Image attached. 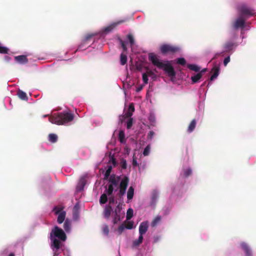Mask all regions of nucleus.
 <instances>
[{
	"label": "nucleus",
	"instance_id": "nucleus-52",
	"mask_svg": "<svg viewBox=\"0 0 256 256\" xmlns=\"http://www.w3.org/2000/svg\"><path fill=\"white\" fill-rule=\"evenodd\" d=\"M4 60L6 62H9L11 60V58L8 56H4Z\"/></svg>",
	"mask_w": 256,
	"mask_h": 256
},
{
	"label": "nucleus",
	"instance_id": "nucleus-8",
	"mask_svg": "<svg viewBox=\"0 0 256 256\" xmlns=\"http://www.w3.org/2000/svg\"><path fill=\"white\" fill-rule=\"evenodd\" d=\"M126 22L125 20H118L117 22H114L109 26L106 27L104 30L103 32L105 34H108L112 31L118 26L124 22Z\"/></svg>",
	"mask_w": 256,
	"mask_h": 256
},
{
	"label": "nucleus",
	"instance_id": "nucleus-43",
	"mask_svg": "<svg viewBox=\"0 0 256 256\" xmlns=\"http://www.w3.org/2000/svg\"><path fill=\"white\" fill-rule=\"evenodd\" d=\"M192 172V170L190 168H187L184 171V175L186 177H188L191 175Z\"/></svg>",
	"mask_w": 256,
	"mask_h": 256
},
{
	"label": "nucleus",
	"instance_id": "nucleus-50",
	"mask_svg": "<svg viewBox=\"0 0 256 256\" xmlns=\"http://www.w3.org/2000/svg\"><path fill=\"white\" fill-rule=\"evenodd\" d=\"M143 88H144L143 84L138 85L136 88V92H140L142 90Z\"/></svg>",
	"mask_w": 256,
	"mask_h": 256
},
{
	"label": "nucleus",
	"instance_id": "nucleus-46",
	"mask_svg": "<svg viewBox=\"0 0 256 256\" xmlns=\"http://www.w3.org/2000/svg\"><path fill=\"white\" fill-rule=\"evenodd\" d=\"M196 123V120H192L188 128H195Z\"/></svg>",
	"mask_w": 256,
	"mask_h": 256
},
{
	"label": "nucleus",
	"instance_id": "nucleus-47",
	"mask_svg": "<svg viewBox=\"0 0 256 256\" xmlns=\"http://www.w3.org/2000/svg\"><path fill=\"white\" fill-rule=\"evenodd\" d=\"M125 228H126V227H125L124 224H122L118 228V232L120 234H121L124 231V230Z\"/></svg>",
	"mask_w": 256,
	"mask_h": 256
},
{
	"label": "nucleus",
	"instance_id": "nucleus-51",
	"mask_svg": "<svg viewBox=\"0 0 256 256\" xmlns=\"http://www.w3.org/2000/svg\"><path fill=\"white\" fill-rule=\"evenodd\" d=\"M132 166H138L137 161L136 158L134 156L133 157V160H132Z\"/></svg>",
	"mask_w": 256,
	"mask_h": 256
},
{
	"label": "nucleus",
	"instance_id": "nucleus-59",
	"mask_svg": "<svg viewBox=\"0 0 256 256\" xmlns=\"http://www.w3.org/2000/svg\"><path fill=\"white\" fill-rule=\"evenodd\" d=\"M8 256H14V253H10Z\"/></svg>",
	"mask_w": 256,
	"mask_h": 256
},
{
	"label": "nucleus",
	"instance_id": "nucleus-31",
	"mask_svg": "<svg viewBox=\"0 0 256 256\" xmlns=\"http://www.w3.org/2000/svg\"><path fill=\"white\" fill-rule=\"evenodd\" d=\"M48 140L52 142H56L58 140V136L54 134H50L48 135Z\"/></svg>",
	"mask_w": 256,
	"mask_h": 256
},
{
	"label": "nucleus",
	"instance_id": "nucleus-1",
	"mask_svg": "<svg viewBox=\"0 0 256 256\" xmlns=\"http://www.w3.org/2000/svg\"><path fill=\"white\" fill-rule=\"evenodd\" d=\"M51 241L50 247L54 252V256H58V251L62 246V242L66 239V236L64 231L58 226H54L50 234Z\"/></svg>",
	"mask_w": 256,
	"mask_h": 256
},
{
	"label": "nucleus",
	"instance_id": "nucleus-22",
	"mask_svg": "<svg viewBox=\"0 0 256 256\" xmlns=\"http://www.w3.org/2000/svg\"><path fill=\"white\" fill-rule=\"evenodd\" d=\"M112 208L110 206H108L106 207L104 211V216L106 218H109L110 216Z\"/></svg>",
	"mask_w": 256,
	"mask_h": 256
},
{
	"label": "nucleus",
	"instance_id": "nucleus-49",
	"mask_svg": "<svg viewBox=\"0 0 256 256\" xmlns=\"http://www.w3.org/2000/svg\"><path fill=\"white\" fill-rule=\"evenodd\" d=\"M154 134V133L152 131H150L148 135V138L149 140H152Z\"/></svg>",
	"mask_w": 256,
	"mask_h": 256
},
{
	"label": "nucleus",
	"instance_id": "nucleus-34",
	"mask_svg": "<svg viewBox=\"0 0 256 256\" xmlns=\"http://www.w3.org/2000/svg\"><path fill=\"white\" fill-rule=\"evenodd\" d=\"M127 38L129 41L131 46H133L134 44V38L132 34H129L127 35Z\"/></svg>",
	"mask_w": 256,
	"mask_h": 256
},
{
	"label": "nucleus",
	"instance_id": "nucleus-14",
	"mask_svg": "<svg viewBox=\"0 0 256 256\" xmlns=\"http://www.w3.org/2000/svg\"><path fill=\"white\" fill-rule=\"evenodd\" d=\"M219 72L220 67L218 66H217L216 64H215L212 69V74L210 78V80L212 81L214 80L216 78L219 74Z\"/></svg>",
	"mask_w": 256,
	"mask_h": 256
},
{
	"label": "nucleus",
	"instance_id": "nucleus-33",
	"mask_svg": "<svg viewBox=\"0 0 256 256\" xmlns=\"http://www.w3.org/2000/svg\"><path fill=\"white\" fill-rule=\"evenodd\" d=\"M108 201L107 195L106 194H103L101 195L100 199V202L101 204H106Z\"/></svg>",
	"mask_w": 256,
	"mask_h": 256
},
{
	"label": "nucleus",
	"instance_id": "nucleus-36",
	"mask_svg": "<svg viewBox=\"0 0 256 256\" xmlns=\"http://www.w3.org/2000/svg\"><path fill=\"white\" fill-rule=\"evenodd\" d=\"M150 150V146L148 144L144 149L143 154L144 156H148L149 155Z\"/></svg>",
	"mask_w": 256,
	"mask_h": 256
},
{
	"label": "nucleus",
	"instance_id": "nucleus-9",
	"mask_svg": "<svg viewBox=\"0 0 256 256\" xmlns=\"http://www.w3.org/2000/svg\"><path fill=\"white\" fill-rule=\"evenodd\" d=\"M240 12L242 16H252L255 14L253 10L246 6H242L240 8Z\"/></svg>",
	"mask_w": 256,
	"mask_h": 256
},
{
	"label": "nucleus",
	"instance_id": "nucleus-12",
	"mask_svg": "<svg viewBox=\"0 0 256 256\" xmlns=\"http://www.w3.org/2000/svg\"><path fill=\"white\" fill-rule=\"evenodd\" d=\"M148 222H142L139 226V234L140 235L143 236V234H146L148 230Z\"/></svg>",
	"mask_w": 256,
	"mask_h": 256
},
{
	"label": "nucleus",
	"instance_id": "nucleus-35",
	"mask_svg": "<svg viewBox=\"0 0 256 256\" xmlns=\"http://www.w3.org/2000/svg\"><path fill=\"white\" fill-rule=\"evenodd\" d=\"M133 216V210L131 208H130L126 212V220H130L132 218Z\"/></svg>",
	"mask_w": 256,
	"mask_h": 256
},
{
	"label": "nucleus",
	"instance_id": "nucleus-15",
	"mask_svg": "<svg viewBox=\"0 0 256 256\" xmlns=\"http://www.w3.org/2000/svg\"><path fill=\"white\" fill-rule=\"evenodd\" d=\"M15 60L21 64H26L28 62L26 56L24 55H20L14 57Z\"/></svg>",
	"mask_w": 256,
	"mask_h": 256
},
{
	"label": "nucleus",
	"instance_id": "nucleus-56",
	"mask_svg": "<svg viewBox=\"0 0 256 256\" xmlns=\"http://www.w3.org/2000/svg\"><path fill=\"white\" fill-rule=\"evenodd\" d=\"M220 55V54L219 53H216L214 56V58L212 59V60H213L214 59H216V58L219 56Z\"/></svg>",
	"mask_w": 256,
	"mask_h": 256
},
{
	"label": "nucleus",
	"instance_id": "nucleus-30",
	"mask_svg": "<svg viewBox=\"0 0 256 256\" xmlns=\"http://www.w3.org/2000/svg\"><path fill=\"white\" fill-rule=\"evenodd\" d=\"M120 62L122 66L124 65L127 62V56L122 53L121 54L120 56Z\"/></svg>",
	"mask_w": 256,
	"mask_h": 256
},
{
	"label": "nucleus",
	"instance_id": "nucleus-42",
	"mask_svg": "<svg viewBox=\"0 0 256 256\" xmlns=\"http://www.w3.org/2000/svg\"><path fill=\"white\" fill-rule=\"evenodd\" d=\"M120 166L122 169H126L127 168V162L126 160L124 159H122L120 163Z\"/></svg>",
	"mask_w": 256,
	"mask_h": 256
},
{
	"label": "nucleus",
	"instance_id": "nucleus-10",
	"mask_svg": "<svg viewBox=\"0 0 256 256\" xmlns=\"http://www.w3.org/2000/svg\"><path fill=\"white\" fill-rule=\"evenodd\" d=\"M94 34H88L83 38L82 43L79 45L77 50H80L82 49L84 45L87 44V42L94 36Z\"/></svg>",
	"mask_w": 256,
	"mask_h": 256
},
{
	"label": "nucleus",
	"instance_id": "nucleus-13",
	"mask_svg": "<svg viewBox=\"0 0 256 256\" xmlns=\"http://www.w3.org/2000/svg\"><path fill=\"white\" fill-rule=\"evenodd\" d=\"M240 246L242 249L244 250L246 256H252L251 249L246 243L242 242L240 243Z\"/></svg>",
	"mask_w": 256,
	"mask_h": 256
},
{
	"label": "nucleus",
	"instance_id": "nucleus-32",
	"mask_svg": "<svg viewBox=\"0 0 256 256\" xmlns=\"http://www.w3.org/2000/svg\"><path fill=\"white\" fill-rule=\"evenodd\" d=\"M146 69L147 70L146 73L148 74V76L151 77L154 80L156 79V75L154 74V72L152 70H149V68H146Z\"/></svg>",
	"mask_w": 256,
	"mask_h": 256
},
{
	"label": "nucleus",
	"instance_id": "nucleus-21",
	"mask_svg": "<svg viewBox=\"0 0 256 256\" xmlns=\"http://www.w3.org/2000/svg\"><path fill=\"white\" fill-rule=\"evenodd\" d=\"M17 95L18 98L22 100H27L28 99L26 93L21 90H18V91Z\"/></svg>",
	"mask_w": 256,
	"mask_h": 256
},
{
	"label": "nucleus",
	"instance_id": "nucleus-17",
	"mask_svg": "<svg viewBox=\"0 0 256 256\" xmlns=\"http://www.w3.org/2000/svg\"><path fill=\"white\" fill-rule=\"evenodd\" d=\"M86 184V180L84 178H82L78 182V184L77 186V190H83L85 185Z\"/></svg>",
	"mask_w": 256,
	"mask_h": 256
},
{
	"label": "nucleus",
	"instance_id": "nucleus-16",
	"mask_svg": "<svg viewBox=\"0 0 256 256\" xmlns=\"http://www.w3.org/2000/svg\"><path fill=\"white\" fill-rule=\"evenodd\" d=\"M245 21L241 18H238L234 24V27L235 29L239 28H244V26Z\"/></svg>",
	"mask_w": 256,
	"mask_h": 256
},
{
	"label": "nucleus",
	"instance_id": "nucleus-23",
	"mask_svg": "<svg viewBox=\"0 0 256 256\" xmlns=\"http://www.w3.org/2000/svg\"><path fill=\"white\" fill-rule=\"evenodd\" d=\"M143 240V236L140 235L138 238L136 240H135L132 243V247H137L141 244Z\"/></svg>",
	"mask_w": 256,
	"mask_h": 256
},
{
	"label": "nucleus",
	"instance_id": "nucleus-20",
	"mask_svg": "<svg viewBox=\"0 0 256 256\" xmlns=\"http://www.w3.org/2000/svg\"><path fill=\"white\" fill-rule=\"evenodd\" d=\"M134 188L131 186H130L127 192V198L128 200L132 199L134 195Z\"/></svg>",
	"mask_w": 256,
	"mask_h": 256
},
{
	"label": "nucleus",
	"instance_id": "nucleus-45",
	"mask_svg": "<svg viewBox=\"0 0 256 256\" xmlns=\"http://www.w3.org/2000/svg\"><path fill=\"white\" fill-rule=\"evenodd\" d=\"M133 225H134V222H128L127 223L126 225L125 226V227L127 229L131 230L133 228Z\"/></svg>",
	"mask_w": 256,
	"mask_h": 256
},
{
	"label": "nucleus",
	"instance_id": "nucleus-53",
	"mask_svg": "<svg viewBox=\"0 0 256 256\" xmlns=\"http://www.w3.org/2000/svg\"><path fill=\"white\" fill-rule=\"evenodd\" d=\"M80 208V206L78 204H76L74 207V211H78Z\"/></svg>",
	"mask_w": 256,
	"mask_h": 256
},
{
	"label": "nucleus",
	"instance_id": "nucleus-4",
	"mask_svg": "<svg viewBox=\"0 0 256 256\" xmlns=\"http://www.w3.org/2000/svg\"><path fill=\"white\" fill-rule=\"evenodd\" d=\"M134 111V105L133 103H131L128 109L124 110L123 114L120 116L119 122L122 124L124 123V126H126V128H130L132 125L133 119L131 116Z\"/></svg>",
	"mask_w": 256,
	"mask_h": 256
},
{
	"label": "nucleus",
	"instance_id": "nucleus-27",
	"mask_svg": "<svg viewBox=\"0 0 256 256\" xmlns=\"http://www.w3.org/2000/svg\"><path fill=\"white\" fill-rule=\"evenodd\" d=\"M118 140L121 143L124 144L126 142L124 132L122 130H120L118 134Z\"/></svg>",
	"mask_w": 256,
	"mask_h": 256
},
{
	"label": "nucleus",
	"instance_id": "nucleus-7",
	"mask_svg": "<svg viewBox=\"0 0 256 256\" xmlns=\"http://www.w3.org/2000/svg\"><path fill=\"white\" fill-rule=\"evenodd\" d=\"M122 207L120 204H118L114 212V220L113 222L114 224H117L121 220V216H124V214H121Z\"/></svg>",
	"mask_w": 256,
	"mask_h": 256
},
{
	"label": "nucleus",
	"instance_id": "nucleus-44",
	"mask_svg": "<svg viewBox=\"0 0 256 256\" xmlns=\"http://www.w3.org/2000/svg\"><path fill=\"white\" fill-rule=\"evenodd\" d=\"M102 232L104 234H106V236H108V234L109 228H108V226L107 225L104 226L103 227V228H102Z\"/></svg>",
	"mask_w": 256,
	"mask_h": 256
},
{
	"label": "nucleus",
	"instance_id": "nucleus-19",
	"mask_svg": "<svg viewBox=\"0 0 256 256\" xmlns=\"http://www.w3.org/2000/svg\"><path fill=\"white\" fill-rule=\"evenodd\" d=\"M234 44V42H232L229 41L226 42L224 46L225 51L228 52L230 51L232 49Z\"/></svg>",
	"mask_w": 256,
	"mask_h": 256
},
{
	"label": "nucleus",
	"instance_id": "nucleus-55",
	"mask_svg": "<svg viewBox=\"0 0 256 256\" xmlns=\"http://www.w3.org/2000/svg\"><path fill=\"white\" fill-rule=\"evenodd\" d=\"M206 71V68H204L199 73L201 74V75L202 76V74Z\"/></svg>",
	"mask_w": 256,
	"mask_h": 256
},
{
	"label": "nucleus",
	"instance_id": "nucleus-39",
	"mask_svg": "<svg viewBox=\"0 0 256 256\" xmlns=\"http://www.w3.org/2000/svg\"><path fill=\"white\" fill-rule=\"evenodd\" d=\"M56 214H58L63 211V208L59 206H55L53 210Z\"/></svg>",
	"mask_w": 256,
	"mask_h": 256
},
{
	"label": "nucleus",
	"instance_id": "nucleus-54",
	"mask_svg": "<svg viewBox=\"0 0 256 256\" xmlns=\"http://www.w3.org/2000/svg\"><path fill=\"white\" fill-rule=\"evenodd\" d=\"M114 198L113 196H112L109 199V202L110 204L114 203Z\"/></svg>",
	"mask_w": 256,
	"mask_h": 256
},
{
	"label": "nucleus",
	"instance_id": "nucleus-57",
	"mask_svg": "<svg viewBox=\"0 0 256 256\" xmlns=\"http://www.w3.org/2000/svg\"><path fill=\"white\" fill-rule=\"evenodd\" d=\"M157 198V194L156 193H154L152 195V198L153 200L156 199Z\"/></svg>",
	"mask_w": 256,
	"mask_h": 256
},
{
	"label": "nucleus",
	"instance_id": "nucleus-58",
	"mask_svg": "<svg viewBox=\"0 0 256 256\" xmlns=\"http://www.w3.org/2000/svg\"><path fill=\"white\" fill-rule=\"evenodd\" d=\"M193 130H194V129H192V128L188 129V132L189 133L192 132Z\"/></svg>",
	"mask_w": 256,
	"mask_h": 256
},
{
	"label": "nucleus",
	"instance_id": "nucleus-38",
	"mask_svg": "<svg viewBox=\"0 0 256 256\" xmlns=\"http://www.w3.org/2000/svg\"><path fill=\"white\" fill-rule=\"evenodd\" d=\"M114 190V186L112 185H110V184H108V188L106 190L107 194L108 196L112 195Z\"/></svg>",
	"mask_w": 256,
	"mask_h": 256
},
{
	"label": "nucleus",
	"instance_id": "nucleus-28",
	"mask_svg": "<svg viewBox=\"0 0 256 256\" xmlns=\"http://www.w3.org/2000/svg\"><path fill=\"white\" fill-rule=\"evenodd\" d=\"M187 67L190 70H194L196 72H198L200 70V68L198 66L194 64H188L187 65Z\"/></svg>",
	"mask_w": 256,
	"mask_h": 256
},
{
	"label": "nucleus",
	"instance_id": "nucleus-37",
	"mask_svg": "<svg viewBox=\"0 0 256 256\" xmlns=\"http://www.w3.org/2000/svg\"><path fill=\"white\" fill-rule=\"evenodd\" d=\"M118 41L121 45V46L122 47L123 50L124 52L127 51V47L126 44V42L120 38H118Z\"/></svg>",
	"mask_w": 256,
	"mask_h": 256
},
{
	"label": "nucleus",
	"instance_id": "nucleus-29",
	"mask_svg": "<svg viewBox=\"0 0 256 256\" xmlns=\"http://www.w3.org/2000/svg\"><path fill=\"white\" fill-rule=\"evenodd\" d=\"M112 170V166H108L104 175V180H107L109 177H110Z\"/></svg>",
	"mask_w": 256,
	"mask_h": 256
},
{
	"label": "nucleus",
	"instance_id": "nucleus-25",
	"mask_svg": "<svg viewBox=\"0 0 256 256\" xmlns=\"http://www.w3.org/2000/svg\"><path fill=\"white\" fill-rule=\"evenodd\" d=\"M202 76L201 75V74H200L199 72L197 74H195L194 76L191 77V80H192V82L193 84L198 82L199 80L201 78Z\"/></svg>",
	"mask_w": 256,
	"mask_h": 256
},
{
	"label": "nucleus",
	"instance_id": "nucleus-41",
	"mask_svg": "<svg viewBox=\"0 0 256 256\" xmlns=\"http://www.w3.org/2000/svg\"><path fill=\"white\" fill-rule=\"evenodd\" d=\"M177 63L182 66H184L186 64V60L183 58H178L177 59Z\"/></svg>",
	"mask_w": 256,
	"mask_h": 256
},
{
	"label": "nucleus",
	"instance_id": "nucleus-3",
	"mask_svg": "<svg viewBox=\"0 0 256 256\" xmlns=\"http://www.w3.org/2000/svg\"><path fill=\"white\" fill-rule=\"evenodd\" d=\"M74 118V114L68 112H62L52 114L49 118V120L52 124L63 125L72 122Z\"/></svg>",
	"mask_w": 256,
	"mask_h": 256
},
{
	"label": "nucleus",
	"instance_id": "nucleus-26",
	"mask_svg": "<svg viewBox=\"0 0 256 256\" xmlns=\"http://www.w3.org/2000/svg\"><path fill=\"white\" fill-rule=\"evenodd\" d=\"M162 218L160 216H156L152 222L151 226L155 227L161 220Z\"/></svg>",
	"mask_w": 256,
	"mask_h": 256
},
{
	"label": "nucleus",
	"instance_id": "nucleus-11",
	"mask_svg": "<svg viewBox=\"0 0 256 256\" xmlns=\"http://www.w3.org/2000/svg\"><path fill=\"white\" fill-rule=\"evenodd\" d=\"M120 176H116L114 174H112L108 179V182H110V185L114 186H117L120 182Z\"/></svg>",
	"mask_w": 256,
	"mask_h": 256
},
{
	"label": "nucleus",
	"instance_id": "nucleus-5",
	"mask_svg": "<svg viewBox=\"0 0 256 256\" xmlns=\"http://www.w3.org/2000/svg\"><path fill=\"white\" fill-rule=\"evenodd\" d=\"M160 50L162 54L164 55L168 54H173L179 52L180 48L178 46L170 44H164L160 46Z\"/></svg>",
	"mask_w": 256,
	"mask_h": 256
},
{
	"label": "nucleus",
	"instance_id": "nucleus-2",
	"mask_svg": "<svg viewBox=\"0 0 256 256\" xmlns=\"http://www.w3.org/2000/svg\"><path fill=\"white\" fill-rule=\"evenodd\" d=\"M148 58L153 65L160 69H162L169 76H176V73L169 62L166 61V63H163L159 60L158 56L153 52L148 54Z\"/></svg>",
	"mask_w": 256,
	"mask_h": 256
},
{
	"label": "nucleus",
	"instance_id": "nucleus-48",
	"mask_svg": "<svg viewBox=\"0 0 256 256\" xmlns=\"http://www.w3.org/2000/svg\"><path fill=\"white\" fill-rule=\"evenodd\" d=\"M230 62V56H228L226 57L224 60V64L226 66L227 64Z\"/></svg>",
	"mask_w": 256,
	"mask_h": 256
},
{
	"label": "nucleus",
	"instance_id": "nucleus-24",
	"mask_svg": "<svg viewBox=\"0 0 256 256\" xmlns=\"http://www.w3.org/2000/svg\"><path fill=\"white\" fill-rule=\"evenodd\" d=\"M70 221L68 219H66L64 222V228L66 232H68L70 230Z\"/></svg>",
	"mask_w": 256,
	"mask_h": 256
},
{
	"label": "nucleus",
	"instance_id": "nucleus-40",
	"mask_svg": "<svg viewBox=\"0 0 256 256\" xmlns=\"http://www.w3.org/2000/svg\"><path fill=\"white\" fill-rule=\"evenodd\" d=\"M148 74L146 72L144 73L142 75V80L144 84H148Z\"/></svg>",
	"mask_w": 256,
	"mask_h": 256
},
{
	"label": "nucleus",
	"instance_id": "nucleus-6",
	"mask_svg": "<svg viewBox=\"0 0 256 256\" xmlns=\"http://www.w3.org/2000/svg\"><path fill=\"white\" fill-rule=\"evenodd\" d=\"M129 183V178L127 176H124L120 182L119 186V192L118 196L120 198L126 194V190Z\"/></svg>",
	"mask_w": 256,
	"mask_h": 256
},
{
	"label": "nucleus",
	"instance_id": "nucleus-18",
	"mask_svg": "<svg viewBox=\"0 0 256 256\" xmlns=\"http://www.w3.org/2000/svg\"><path fill=\"white\" fill-rule=\"evenodd\" d=\"M58 214L57 222L58 224H62L64 221L66 212L64 211H62Z\"/></svg>",
	"mask_w": 256,
	"mask_h": 256
}]
</instances>
